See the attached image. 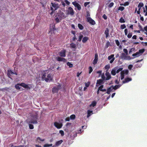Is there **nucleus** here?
I'll use <instances>...</instances> for the list:
<instances>
[{"instance_id":"44","label":"nucleus","mask_w":147,"mask_h":147,"mask_svg":"<svg viewBox=\"0 0 147 147\" xmlns=\"http://www.w3.org/2000/svg\"><path fill=\"white\" fill-rule=\"evenodd\" d=\"M114 4V3L113 2H111L109 4L108 7L110 8H111L113 6Z\"/></svg>"},{"instance_id":"26","label":"nucleus","mask_w":147,"mask_h":147,"mask_svg":"<svg viewBox=\"0 0 147 147\" xmlns=\"http://www.w3.org/2000/svg\"><path fill=\"white\" fill-rule=\"evenodd\" d=\"M121 85H116L115 86H114L113 85V89L114 90H116L117 89L119 88L121 86Z\"/></svg>"},{"instance_id":"58","label":"nucleus","mask_w":147,"mask_h":147,"mask_svg":"<svg viewBox=\"0 0 147 147\" xmlns=\"http://www.w3.org/2000/svg\"><path fill=\"white\" fill-rule=\"evenodd\" d=\"M57 88V89L58 90L59 89H60L61 88V86L60 84L58 85L57 86V87H56Z\"/></svg>"},{"instance_id":"61","label":"nucleus","mask_w":147,"mask_h":147,"mask_svg":"<svg viewBox=\"0 0 147 147\" xmlns=\"http://www.w3.org/2000/svg\"><path fill=\"white\" fill-rule=\"evenodd\" d=\"M65 2L67 4V5H69L70 4V3L67 0H65Z\"/></svg>"},{"instance_id":"47","label":"nucleus","mask_w":147,"mask_h":147,"mask_svg":"<svg viewBox=\"0 0 147 147\" xmlns=\"http://www.w3.org/2000/svg\"><path fill=\"white\" fill-rule=\"evenodd\" d=\"M110 68V66L109 65H106L105 66V68L106 69L108 70Z\"/></svg>"},{"instance_id":"31","label":"nucleus","mask_w":147,"mask_h":147,"mask_svg":"<svg viewBox=\"0 0 147 147\" xmlns=\"http://www.w3.org/2000/svg\"><path fill=\"white\" fill-rule=\"evenodd\" d=\"M144 51H145L144 49H142L139 50L138 52H139L140 54L141 55V54H142L144 52Z\"/></svg>"},{"instance_id":"56","label":"nucleus","mask_w":147,"mask_h":147,"mask_svg":"<svg viewBox=\"0 0 147 147\" xmlns=\"http://www.w3.org/2000/svg\"><path fill=\"white\" fill-rule=\"evenodd\" d=\"M129 4V3L128 1L125 2L124 3V6H126L128 5Z\"/></svg>"},{"instance_id":"35","label":"nucleus","mask_w":147,"mask_h":147,"mask_svg":"<svg viewBox=\"0 0 147 147\" xmlns=\"http://www.w3.org/2000/svg\"><path fill=\"white\" fill-rule=\"evenodd\" d=\"M67 64L68 66H69L70 67H73V64L69 62L67 63Z\"/></svg>"},{"instance_id":"30","label":"nucleus","mask_w":147,"mask_h":147,"mask_svg":"<svg viewBox=\"0 0 147 147\" xmlns=\"http://www.w3.org/2000/svg\"><path fill=\"white\" fill-rule=\"evenodd\" d=\"M83 36L81 34H80L79 36L78 41L79 42H80L82 40V38H83Z\"/></svg>"},{"instance_id":"24","label":"nucleus","mask_w":147,"mask_h":147,"mask_svg":"<svg viewBox=\"0 0 147 147\" xmlns=\"http://www.w3.org/2000/svg\"><path fill=\"white\" fill-rule=\"evenodd\" d=\"M96 102L95 101H94L92 102L91 104L90 105V107L92 106L93 107H94L96 105Z\"/></svg>"},{"instance_id":"42","label":"nucleus","mask_w":147,"mask_h":147,"mask_svg":"<svg viewBox=\"0 0 147 147\" xmlns=\"http://www.w3.org/2000/svg\"><path fill=\"white\" fill-rule=\"evenodd\" d=\"M59 133L61 134V135L62 136H63L64 135V132L63 131V130H60L59 131Z\"/></svg>"},{"instance_id":"27","label":"nucleus","mask_w":147,"mask_h":147,"mask_svg":"<svg viewBox=\"0 0 147 147\" xmlns=\"http://www.w3.org/2000/svg\"><path fill=\"white\" fill-rule=\"evenodd\" d=\"M121 80H122L124 77V72L121 71Z\"/></svg>"},{"instance_id":"41","label":"nucleus","mask_w":147,"mask_h":147,"mask_svg":"<svg viewBox=\"0 0 147 147\" xmlns=\"http://www.w3.org/2000/svg\"><path fill=\"white\" fill-rule=\"evenodd\" d=\"M88 69H89V74H90L93 71V69L91 66L89 67Z\"/></svg>"},{"instance_id":"45","label":"nucleus","mask_w":147,"mask_h":147,"mask_svg":"<svg viewBox=\"0 0 147 147\" xmlns=\"http://www.w3.org/2000/svg\"><path fill=\"white\" fill-rule=\"evenodd\" d=\"M75 117L76 116L74 115H72L70 116V118L71 119H74Z\"/></svg>"},{"instance_id":"60","label":"nucleus","mask_w":147,"mask_h":147,"mask_svg":"<svg viewBox=\"0 0 147 147\" xmlns=\"http://www.w3.org/2000/svg\"><path fill=\"white\" fill-rule=\"evenodd\" d=\"M102 18L105 20H107V17L105 14H104L102 16Z\"/></svg>"},{"instance_id":"48","label":"nucleus","mask_w":147,"mask_h":147,"mask_svg":"<svg viewBox=\"0 0 147 147\" xmlns=\"http://www.w3.org/2000/svg\"><path fill=\"white\" fill-rule=\"evenodd\" d=\"M115 42L117 46H119L120 45V42L117 40H115Z\"/></svg>"},{"instance_id":"11","label":"nucleus","mask_w":147,"mask_h":147,"mask_svg":"<svg viewBox=\"0 0 147 147\" xmlns=\"http://www.w3.org/2000/svg\"><path fill=\"white\" fill-rule=\"evenodd\" d=\"M54 125L57 129H60L62 127L63 125L61 123H59L57 122H55L54 123Z\"/></svg>"},{"instance_id":"7","label":"nucleus","mask_w":147,"mask_h":147,"mask_svg":"<svg viewBox=\"0 0 147 147\" xmlns=\"http://www.w3.org/2000/svg\"><path fill=\"white\" fill-rule=\"evenodd\" d=\"M114 54H112L108 57V59L109 60L111 59L110 61V63H113V61L115 59V58L114 57Z\"/></svg>"},{"instance_id":"13","label":"nucleus","mask_w":147,"mask_h":147,"mask_svg":"<svg viewBox=\"0 0 147 147\" xmlns=\"http://www.w3.org/2000/svg\"><path fill=\"white\" fill-rule=\"evenodd\" d=\"M98 61V55L97 53L95 54L94 59L93 60V64L94 65L96 64Z\"/></svg>"},{"instance_id":"64","label":"nucleus","mask_w":147,"mask_h":147,"mask_svg":"<svg viewBox=\"0 0 147 147\" xmlns=\"http://www.w3.org/2000/svg\"><path fill=\"white\" fill-rule=\"evenodd\" d=\"M132 67H133V65H129V66L128 67V68L129 69L131 70V69Z\"/></svg>"},{"instance_id":"34","label":"nucleus","mask_w":147,"mask_h":147,"mask_svg":"<svg viewBox=\"0 0 147 147\" xmlns=\"http://www.w3.org/2000/svg\"><path fill=\"white\" fill-rule=\"evenodd\" d=\"M120 22L121 23H123L125 22L124 19L122 17H121L119 20Z\"/></svg>"},{"instance_id":"50","label":"nucleus","mask_w":147,"mask_h":147,"mask_svg":"<svg viewBox=\"0 0 147 147\" xmlns=\"http://www.w3.org/2000/svg\"><path fill=\"white\" fill-rule=\"evenodd\" d=\"M29 127L30 129H32L34 128V126L32 124H29Z\"/></svg>"},{"instance_id":"2","label":"nucleus","mask_w":147,"mask_h":147,"mask_svg":"<svg viewBox=\"0 0 147 147\" xmlns=\"http://www.w3.org/2000/svg\"><path fill=\"white\" fill-rule=\"evenodd\" d=\"M19 86L27 89V90H30L32 88V86L31 84H26L24 83H23L15 85V87L16 89L20 90V87Z\"/></svg>"},{"instance_id":"3","label":"nucleus","mask_w":147,"mask_h":147,"mask_svg":"<svg viewBox=\"0 0 147 147\" xmlns=\"http://www.w3.org/2000/svg\"><path fill=\"white\" fill-rule=\"evenodd\" d=\"M51 10L52 11V13L56 10L59 7V4L58 3L56 4L52 2L51 3Z\"/></svg>"},{"instance_id":"49","label":"nucleus","mask_w":147,"mask_h":147,"mask_svg":"<svg viewBox=\"0 0 147 147\" xmlns=\"http://www.w3.org/2000/svg\"><path fill=\"white\" fill-rule=\"evenodd\" d=\"M104 87V86L103 85H101L98 88V89L99 90H100L101 91V90H102L103 89Z\"/></svg>"},{"instance_id":"19","label":"nucleus","mask_w":147,"mask_h":147,"mask_svg":"<svg viewBox=\"0 0 147 147\" xmlns=\"http://www.w3.org/2000/svg\"><path fill=\"white\" fill-rule=\"evenodd\" d=\"M105 34L106 35V38H107L109 36V30L108 28L106 29L105 32Z\"/></svg>"},{"instance_id":"12","label":"nucleus","mask_w":147,"mask_h":147,"mask_svg":"<svg viewBox=\"0 0 147 147\" xmlns=\"http://www.w3.org/2000/svg\"><path fill=\"white\" fill-rule=\"evenodd\" d=\"M56 60L58 61H63L65 63L66 61L65 58H62L59 57H56Z\"/></svg>"},{"instance_id":"29","label":"nucleus","mask_w":147,"mask_h":147,"mask_svg":"<svg viewBox=\"0 0 147 147\" xmlns=\"http://www.w3.org/2000/svg\"><path fill=\"white\" fill-rule=\"evenodd\" d=\"M78 27L79 29L81 30H82L84 28L83 26L80 24H78Z\"/></svg>"},{"instance_id":"33","label":"nucleus","mask_w":147,"mask_h":147,"mask_svg":"<svg viewBox=\"0 0 147 147\" xmlns=\"http://www.w3.org/2000/svg\"><path fill=\"white\" fill-rule=\"evenodd\" d=\"M52 91L53 93H55L56 92L58 91V90L57 89V88L56 87H54L53 88Z\"/></svg>"},{"instance_id":"62","label":"nucleus","mask_w":147,"mask_h":147,"mask_svg":"<svg viewBox=\"0 0 147 147\" xmlns=\"http://www.w3.org/2000/svg\"><path fill=\"white\" fill-rule=\"evenodd\" d=\"M76 39H77V38L76 35H74V36L72 38V40L75 41Z\"/></svg>"},{"instance_id":"59","label":"nucleus","mask_w":147,"mask_h":147,"mask_svg":"<svg viewBox=\"0 0 147 147\" xmlns=\"http://www.w3.org/2000/svg\"><path fill=\"white\" fill-rule=\"evenodd\" d=\"M90 3V2H85L84 4V5L85 7H86L87 5H88Z\"/></svg>"},{"instance_id":"40","label":"nucleus","mask_w":147,"mask_h":147,"mask_svg":"<svg viewBox=\"0 0 147 147\" xmlns=\"http://www.w3.org/2000/svg\"><path fill=\"white\" fill-rule=\"evenodd\" d=\"M126 27V26L125 24H123L122 25H121L120 26V28L121 29H123L125 28Z\"/></svg>"},{"instance_id":"43","label":"nucleus","mask_w":147,"mask_h":147,"mask_svg":"<svg viewBox=\"0 0 147 147\" xmlns=\"http://www.w3.org/2000/svg\"><path fill=\"white\" fill-rule=\"evenodd\" d=\"M135 50V49L134 48H132L129 51V54H131L132 52L134 51Z\"/></svg>"},{"instance_id":"6","label":"nucleus","mask_w":147,"mask_h":147,"mask_svg":"<svg viewBox=\"0 0 147 147\" xmlns=\"http://www.w3.org/2000/svg\"><path fill=\"white\" fill-rule=\"evenodd\" d=\"M33 118L35 119V120H34L33 119H32L29 122V123H33V124H37V121L36 120L38 119L37 116L35 115L33 116Z\"/></svg>"},{"instance_id":"46","label":"nucleus","mask_w":147,"mask_h":147,"mask_svg":"<svg viewBox=\"0 0 147 147\" xmlns=\"http://www.w3.org/2000/svg\"><path fill=\"white\" fill-rule=\"evenodd\" d=\"M131 59V58L129 56H126V58H125V60H130Z\"/></svg>"},{"instance_id":"63","label":"nucleus","mask_w":147,"mask_h":147,"mask_svg":"<svg viewBox=\"0 0 147 147\" xmlns=\"http://www.w3.org/2000/svg\"><path fill=\"white\" fill-rule=\"evenodd\" d=\"M144 30L145 31L146 33L145 32V33L147 35V26H146L144 28Z\"/></svg>"},{"instance_id":"10","label":"nucleus","mask_w":147,"mask_h":147,"mask_svg":"<svg viewBox=\"0 0 147 147\" xmlns=\"http://www.w3.org/2000/svg\"><path fill=\"white\" fill-rule=\"evenodd\" d=\"M65 53V50L63 49L59 53V55L61 57H65L66 56Z\"/></svg>"},{"instance_id":"14","label":"nucleus","mask_w":147,"mask_h":147,"mask_svg":"<svg viewBox=\"0 0 147 147\" xmlns=\"http://www.w3.org/2000/svg\"><path fill=\"white\" fill-rule=\"evenodd\" d=\"M113 89V85H112L107 88L106 93L108 94H110L111 92L112 91Z\"/></svg>"},{"instance_id":"54","label":"nucleus","mask_w":147,"mask_h":147,"mask_svg":"<svg viewBox=\"0 0 147 147\" xmlns=\"http://www.w3.org/2000/svg\"><path fill=\"white\" fill-rule=\"evenodd\" d=\"M123 51L126 54V55L128 54V51L126 49H123Z\"/></svg>"},{"instance_id":"25","label":"nucleus","mask_w":147,"mask_h":147,"mask_svg":"<svg viewBox=\"0 0 147 147\" xmlns=\"http://www.w3.org/2000/svg\"><path fill=\"white\" fill-rule=\"evenodd\" d=\"M116 69L115 68L112 70L111 71V74L115 76L116 75Z\"/></svg>"},{"instance_id":"20","label":"nucleus","mask_w":147,"mask_h":147,"mask_svg":"<svg viewBox=\"0 0 147 147\" xmlns=\"http://www.w3.org/2000/svg\"><path fill=\"white\" fill-rule=\"evenodd\" d=\"M140 55V54L138 52H137L136 53H134L132 55V56L135 57H138Z\"/></svg>"},{"instance_id":"4","label":"nucleus","mask_w":147,"mask_h":147,"mask_svg":"<svg viewBox=\"0 0 147 147\" xmlns=\"http://www.w3.org/2000/svg\"><path fill=\"white\" fill-rule=\"evenodd\" d=\"M67 14L73 16L74 14V11L73 8L71 7H69L67 10Z\"/></svg>"},{"instance_id":"57","label":"nucleus","mask_w":147,"mask_h":147,"mask_svg":"<svg viewBox=\"0 0 147 147\" xmlns=\"http://www.w3.org/2000/svg\"><path fill=\"white\" fill-rule=\"evenodd\" d=\"M138 27H139L140 29V30H141L143 32L144 31V30L143 29L142 27L140 25H138Z\"/></svg>"},{"instance_id":"1","label":"nucleus","mask_w":147,"mask_h":147,"mask_svg":"<svg viewBox=\"0 0 147 147\" xmlns=\"http://www.w3.org/2000/svg\"><path fill=\"white\" fill-rule=\"evenodd\" d=\"M42 79L43 80H45L47 82H50L52 80V77L51 74H48V73L43 72L42 73Z\"/></svg>"},{"instance_id":"37","label":"nucleus","mask_w":147,"mask_h":147,"mask_svg":"<svg viewBox=\"0 0 147 147\" xmlns=\"http://www.w3.org/2000/svg\"><path fill=\"white\" fill-rule=\"evenodd\" d=\"M125 9V8L122 6H119L118 8V10H120L121 11H123Z\"/></svg>"},{"instance_id":"23","label":"nucleus","mask_w":147,"mask_h":147,"mask_svg":"<svg viewBox=\"0 0 147 147\" xmlns=\"http://www.w3.org/2000/svg\"><path fill=\"white\" fill-rule=\"evenodd\" d=\"M126 55H125L124 53H122L121 54V58L122 59H123L125 60V58H126Z\"/></svg>"},{"instance_id":"9","label":"nucleus","mask_w":147,"mask_h":147,"mask_svg":"<svg viewBox=\"0 0 147 147\" xmlns=\"http://www.w3.org/2000/svg\"><path fill=\"white\" fill-rule=\"evenodd\" d=\"M104 82H103V80L102 79H99L97 80L96 81V86H99L103 84Z\"/></svg>"},{"instance_id":"53","label":"nucleus","mask_w":147,"mask_h":147,"mask_svg":"<svg viewBox=\"0 0 147 147\" xmlns=\"http://www.w3.org/2000/svg\"><path fill=\"white\" fill-rule=\"evenodd\" d=\"M132 36V33H129L127 35V37L128 38H131Z\"/></svg>"},{"instance_id":"28","label":"nucleus","mask_w":147,"mask_h":147,"mask_svg":"<svg viewBox=\"0 0 147 147\" xmlns=\"http://www.w3.org/2000/svg\"><path fill=\"white\" fill-rule=\"evenodd\" d=\"M36 140H37V141L38 142H39V141H42V142H44L45 141V139H42L40 137H38L37 138Z\"/></svg>"},{"instance_id":"36","label":"nucleus","mask_w":147,"mask_h":147,"mask_svg":"<svg viewBox=\"0 0 147 147\" xmlns=\"http://www.w3.org/2000/svg\"><path fill=\"white\" fill-rule=\"evenodd\" d=\"M92 111H90V110H88V114H87V117H90L91 115V113H92Z\"/></svg>"},{"instance_id":"5","label":"nucleus","mask_w":147,"mask_h":147,"mask_svg":"<svg viewBox=\"0 0 147 147\" xmlns=\"http://www.w3.org/2000/svg\"><path fill=\"white\" fill-rule=\"evenodd\" d=\"M72 4L75 7L77 8L78 9L79 11H80L81 9V7L80 5L76 1L72 2Z\"/></svg>"},{"instance_id":"15","label":"nucleus","mask_w":147,"mask_h":147,"mask_svg":"<svg viewBox=\"0 0 147 147\" xmlns=\"http://www.w3.org/2000/svg\"><path fill=\"white\" fill-rule=\"evenodd\" d=\"M13 72L11 70H8L7 71V75L8 77L11 78L12 75L13 74Z\"/></svg>"},{"instance_id":"38","label":"nucleus","mask_w":147,"mask_h":147,"mask_svg":"<svg viewBox=\"0 0 147 147\" xmlns=\"http://www.w3.org/2000/svg\"><path fill=\"white\" fill-rule=\"evenodd\" d=\"M52 146V144H46L44 145V147H49L50 146Z\"/></svg>"},{"instance_id":"39","label":"nucleus","mask_w":147,"mask_h":147,"mask_svg":"<svg viewBox=\"0 0 147 147\" xmlns=\"http://www.w3.org/2000/svg\"><path fill=\"white\" fill-rule=\"evenodd\" d=\"M144 6V4L143 3H140L138 5V7H143Z\"/></svg>"},{"instance_id":"52","label":"nucleus","mask_w":147,"mask_h":147,"mask_svg":"<svg viewBox=\"0 0 147 147\" xmlns=\"http://www.w3.org/2000/svg\"><path fill=\"white\" fill-rule=\"evenodd\" d=\"M101 78H102V80H103V81L105 80L106 78L104 74L102 75Z\"/></svg>"},{"instance_id":"18","label":"nucleus","mask_w":147,"mask_h":147,"mask_svg":"<svg viewBox=\"0 0 147 147\" xmlns=\"http://www.w3.org/2000/svg\"><path fill=\"white\" fill-rule=\"evenodd\" d=\"M132 79L131 78H126L124 80H123L122 82L123 84L125 83H127L129 81H131Z\"/></svg>"},{"instance_id":"8","label":"nucleus","mask_w":147,"mask_h":147,"mask_svg":"<svg viewBox=\"0 0 147 147\" xmlns=\"http://www.w3.org/2000/svg\"><path fill=\"white\" fill-rule=\"evenodd\" d=\"M87 22L92 25H94L96 24L95 21L92 19L91 18H87Z\"/></svg>"},{"instance_id":"22","label":"nucleus","mask_w":147,"mask_h":147,"mask_svg":"<svg viewBox=\"0 0 147 147\" xmlns=\"http://www.w3.org/2000/svg\"><path fill=\"white\" fill-rule=\"evenodd\" d=\"M63 142V141L62 140H61L59 141H58L56 142L55 143V145L56 146H58L60 145Z\"/></svg>"},{"instance_id":"55","label":"nucleus","mask_w":147,"mask_h":147,"mask_svg":"<svg viewBox=\"0 0 147 147\" xmlns=\"http://www.w3.org/2000/svg\"><path fill=\"white\" fill-rule=\"evenodd\" d=\"M11 147H23V145H20L19 146H14L12 144H11Z\"/></svg>"},{"instance_id":"16","label":"nucleus","mask_w":147,"mask_h":147,"mask_svg":"<svg viewBox=\"0 0 147 147\" xmlns=\"http://www.w3.org/2000/svg\"><path fill=\"white\" fill-rule=\"evenodd\" d=\"M70 48H71L72 49H73V50L75 51V50L76 49V45L75 44L72 43H71L70 44Z\"/></svg>"},{"instance_id":"51","label":"nucleus","mask_w":147,"mask_h":147,"mask_svg":"<svg viewBox=\"0 0 147 147\" xmlns=\"http://www.w3.org/2000/svg\"><path fill=\"white\" fill-rule=\"evenodd\" d=\"M122 68H119V69L117 70L116 71V73H119L120 71H122Z\"/></svg>"},{"instance_id":"32","label":"nucleus","mask_w":147,"mask_h":147,"mask_svg":"<svg viewBox=\"0 0 147 147\" xmlns=\"http://www.w3.org/2000/svg\"><path fill=\"white\" fill-rule=\"evenodd\" d=\"M59 14H60L63 17L65 18L66 17V15H65V13L63 12H60Z\"/></svg>"},{"instance_id":"17","label":"nucleus","mask_w":147,"mask_h":147,"mask_svg":"<svg viewBox=\"0 0 147 147\" xmlns=\"http://www.w3.org/2000/svg\"><path fill=\"white\" fill-rule=\"evenodd\" d=\"M105 75L107 77L105 79L106 80H109L111 78V76L109 73V72H106L105 74Z\"/></svg>"},{"instance_id":"21","label":"nucleus","mask_w":147,"mask_h":147,"mask_svg":"<svg viewBox=\"0 0 147 147\" xmlns=\"http://www.w3.org/2000/svg\"><path fill=\"white\" fill-rule=\"evenodd\" d=\"M88 38L86 36L84 37L82 39V42L83 43H85L88 40Z\"/></svg>"}]
</instances>
